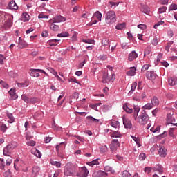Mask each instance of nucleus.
Listing matches in <instances>:
<instances>
[{
	"label": "nucleus",
	"instance_id": "1",
	"mask_svg": "<svg viewBox=\"0 0 177 177\" xmlns=\"http://www.w3.org/2000/svg\"><path fill=\"white\" fill-rule=\"evenodd\" d=\"M105 21L107 24H113L117 21V18L115 17V12L108 11L106 14Z\"/></svg>",
	"mask_w": 177,
	"mask_h": 177
},
{
	"label": "nucleus",
	"instance_id": "2",
	"mask_svg": "<svg viewBox=\"0 0 177 177\" xmlns=\"http://www.w3.org/2000/svg\"><path fill=\"white\" fill-rule=\"evenodd\" d=\"M138 122L140 125H146L149 121V115L146 113V111L143 110L138 116Z\"/></svg>",
	"mask_w": 177,
	"mask_h": 177
},
{
	"label": "nucleus",
	"instance_id": "3",
	"mask_svg": "<svg viewBox=\"0 0 177 177\" xmlns=\"http://www.w3.org/2000/svg\"><path fill=\"white\" fill-rule=\"evenodd\" d=\"M15 147H13V144H8L3 150V156L10 157V156H12V151H13Z\"/></svg>",
	"mask_w": 177,
	"mask_h": 177
},
{
	"label": "nucleus",
	"instance_id": "4",
	"mask_svg": "<svg viewBox=\"0 0 177 177\" xmlns=\"http://www.w3.org/2000/svg\"><path fill=\"white\" fill-rule=\"evenodd\" d=\"M39 73H43V74H45V75H48V73L45 72V71L42 69H30V77H33L34 78H38L39 77Z\"/></svg>",
	"mask_w": 177,
	"mask_h": 177
},
{
	"label": "nucleus",
	"instance_id": "5",
	"mask_svg": "<svg viewBox=\"0 0 177 177\" xmlns=\"http://www.w3.org/2000/svg\"><path fill=\"white\" fill-rule=\"evenodd\" d=\"M123 125L127 129H131L132 128V122L128 119L125 115L122 117Z\"/></svg>",
	"mask_w": 177,
	"mask_h": 177
},
{
	"label": "nucleus",
	"instance_id": "6",
	"mask_svg": "<svg viewBox=\"0 0 177 177\" xmlns=\"http://www.w3.org/2000/svg\"><path fill=\"white\" fill-rule=\"evenodd\" d=\"M117 147H120V142L118 141V139H113L111 142V150L112 151H115L117 150Z\"/></svg>",
	"mask_w": 177,
	"mask_h": 177
},
{
	"label": "nucleus",
	"instance_id": "7",
	"mask_svg": "<svg viewBox=\"0 0 177 177\" xmlns=\"http://www.w3.org/2000/svg\"><path fill=\"white\" fill-rule=\"evenodd\" d=\"M88 174H89V171L85 167H81V170L79 173L77 174V176L78 177H88Z\"/></svg>",
	"mask_w": 177,
	"mask_h": 177
},
{
	"label": "nucleus",
	"instance_id": "8",
	"mask_svg": "<svg viewBox=\"0 0 177 177\" xmlns=\"http://www.w3.org/2000/svg\"><path fill=\"white\" fill-rule=\"evenodd\" d=\"M157 77V74L154 71H149L146 73V77L147 80H150L151 81H153L156 80V77Z\"/></svg>",
	"mask_w": 177,
	"mask_h": 177
},
{
	"label": "nucleus",
	"instance_id": "9",
	"mask_svg": "<svg viewBox=\"0 0 177 177\" xmlns=\"http://www.w3.org/2000/svg\"><path fill=\"white\" fill-rule=\"evenodd\" d=\"M66 20H67V18L62 15H57L53 17V23H62L63 21H66Z\"/></svg>",
	"mask_w": 177,
	"mask_h": 177
},
{
	"label": "nucleus",
	"instance_id": "10",
	"mask_svg": "<svg viewBox=\"0 0 177 177\" xmlns=\"http://www.w3.org/2000/svg\"><path fill=\"white\" fill-rule=\"evenodd\" d=\"M111 81V79H110V76H109V73L104 72L102 80V84H109Z\"/></svg>",
	"mask_w": 177,
	"mask_h": 177
},
{
	"label": "nucleus",
	"instance_id": "11",
	"mask_svg": "<svg viewBox=\"0 0 177 177\" xmlns=\"http://www.w3.org/2000/svg\"><path fill=\"white\" fill-rule=\"evenodd\" d=\"M135 59H138V53H136V51L133 50L129 54L128 60L129 62H133Z\"/></svg>",
	"mask_w": 177,
	"mask_h": 177
},
{
	"label": "nucleus",
	"instance_id": "12",
	"mask_svg": "<svg viewBox=\"0 0 177 177\" xmlns=\"http://www.w3.org/2000/svg\"><path fill=\"white\" fill-rule=\"evenodd\" d=\"M102 176H107V173H106V171H103L102 170H99L97 171H94L93 173V177H102Z\"/></svg>",
	"mask_w": 177,
	"mask_h": 177
},
{
	"label": "nucleus",
	"instance_id": "13",
	"mask_svg": "<svg viewBox=\"0 0 177 177\" xmlns=\"http://www.w3.org/2000/svg\"><path fill=\"white\" fill-rule=\"evenodd\" d=\"M8 7L11 10H17V9H19V6L16 4V1L13 0L8 3Z\"/></svg>",
	"mask_w": 177,
	"mask_h": 177
},
{
	"label": "nucleus",
	"instance_id": "14",
	"mask_svg": "<svg viewBox=\"0 0 177 177\" xmlns=\"http://www.w3.org/2000/svg\"><path fill=\"white\" fill-rule=\"evenodd\" d=\"M9 95L11 96L12 100H16L19 96L16 95V88H11L8 91Z\"/></svg>",
	"mask_w": 177,
	"mask_h": 177
},
{
	"label": "nucleus",
	"instance_id": "15",
	"mask_svg": "<svg viewBox=\"0 0 177 177\" xmlns=\"http://www.w3.org/2000/svg\"><path fill=\"white\" fill-rule=\"evenodd\" d=\"M73 174H74V170H73V167H66L64 169L65 176H71Z\"/></svg>",
	"mask_w": 177,
	"mask_h": 177
},
{
	"label": "nucleus",
	"instance_id": "16",
	"mask_svg": "<svg viewBox=\"0 0 177 177\" xmlns=\"http://www.w3.org/2000/svg\"><path fill=\"white\" fill-rule=\"evenodd\" d=\"M134 112H133V118L134 120H137L138 115H139V112L140 111V107L137 105L133 106Z\"/></svg>",
	"mask_w": 177,
	"mask_h": 177
},
{
	"label": "nucleus",
	"instance_id": "17",
	"mask_svg": "<svg viewBox=\"0 0 177 177\" xmlns=\"http://www.w3.org/2000/svg\"><path fill=\"white\" fill-rule=\"evenodd\" d=\"M158 154L160 157H167V149L164 147H161L158 150Z\"/></svg>",
	"mask_w": 177,
	"mask_h": 177
},
{
	"label": "nucleus",
	"instance_id": "18",
	"mask_svg": "<svg viewBox=\"0 0 177 177\" xmlns=\"http://www.w3.org/2000/svg\"><path fill=\"white\" fill-rule=\"evenodd\" d=\"M39 171H41V167L39 166H34L32 169V174L35 175V177H37L39 175Z\"/></svg>",
	"mask_w": 177,
	"mask_h": 177
},
{
	"label": "nucleus",
	"instance_id": "19",
	"mask_svg": "<svg viewBox=\"0 0 177 177\" xmlns=\"http://www.w3.org/2000/svg\"><path fill=\"white\" fill-rule=\"evenodd\" d=\"M167 124L166 125H169V124H171V125H174V127H177V123H174L175 122V118L170 116L168 117L167 116Z\"/></svg>",
	"mask_w": 177,
	"mask_h": 177
},
{
	"label": "nucleus",
	"instance_id": "20",
	"mask_svg": "<svg viewBox=\"0 0 177 177\" xmlns=\"http://www.w3.org/2000/svg\"><path fill=\"white\" fill-rule=\"evenodd\" d=\"M122 134L119 131H113L111 133V138H121Z\"/></svg>",
	"mask_w": 177,
	"mask_h": 177
},
{
	"label": "nucleus",
	"instance_id": "21",
	"mask_svg": "<svg viewBox=\"0 0 177 177\" xmlns=\"http://www.w3.org/2000/svg\"><path fill=\"white\" fill-rule=\"evenodd\" d=\"M136 74V67H131L130 68V70L127 72V75H129V77H133Z\"/></svg>",
	"mask_w": 177,
	"mask_h": 177
},
{
	"label": "nucleus",
	"instance_id": "22",
	"mask_svg": "<svg viewBox=\"0 0 177 177\" xmlns=\"http://www.w3.org/2000/svg\"><path fill=\"white\" fill-rule=\"evenodd\" d=\"M28 46V44L24 40L22 41H18V46L17 48L19 49H23L24 48H27Z\"/></svg>",
	"mask_w": 177,
	"mask_h": 177
},
{
	"label": "nucleus",
	"instance_id": "23",
	"mask_svg": "<svg viewBox=\"0 0 177 177\" xmlns=\"http://www.w3.org/2000/svg\"><path fill=\"white\" fill-rule=\"evenodd\" d=\"M102 46H108L109 49H110V40L107 38H104L102 40Z\"/></svg>",
	"mask_w": 177,
	"mask_h": 177
},
{
	"label": "nucleus",
	"instance_id": "24",
	"mask_svg": "<svg viewBox=\"0 0 177 177\" xmlns=\"http://www.w3.org/2000/svg\"><path fill=\"white\" fill-rule=\"evenodd\" d=\"M123 110H124V111H126V113H127L128 114H131V113H133V109L128 107V105H127V104H123Z\"/></svg>",
	"mask_w": 177,
	"mask_h": 177
},
{
	"label": "nucleus",
	"instance_id": "25",
	"mask_svg": "<svg viewBox=\"0 0 177 177\" xmlns=\"http://www.w3.org/2000/svg\"><path fill=\"white\" fill-rule=\"evenodd\" d=\"M141 12L145 15H149V13H150V8L146 6H142L141 8Z\"/></svg>",
	"mask_w": 177,
	"mask_h": 177
},
{
	"label": "nucleus",
	"instance_id": "26",
	"mask_svg": "<svg viewBox=\"0 0 177 177\" xmlns=\"http://www.w3.org/2000/svg\"><path fill=\"white\" fill-rule=\"evenodd\" d=\"M136 86H138V83H136V82H133V83L131 84V91H130L129 92V93H128L129 95H132V93H133V92H135V90L136 89Z\"/></svg>",
	"mask_w": 177,
	"mask_h": 177
},
{
	"label": "nucleus",
	"instance_id": "27",
	"mask_svg": "<svg viewBox=\"0 0 177 177\" xmlns=\"http://www.w3.org/2000/svg\"><path fill=\"white\" fill-rule=\"evenodd\" d=\"M31 97H28L26 95L24 94L21 95V99L25 102V103L30 104Z\"/></svg>",
	"mask_w": 177,
	"mask_h": 177
},
{
	"label": "nucleus",
	"instance_id": "28",
	"mask_svg": "<svg viewBox=\"0 0 177 177\" xmlns=\"http://www.w3.org/2000/svg\"><path fill=\"white\" fill-rule=\"evenodd\" d=\"M154 171H158L160 175H162V173L164 172V171L162 170V167H161L160 165H156V167H154Z\"/></svg>",
	"mask_w": 177,
	"mask_h": 177
},
{
	"label": "nucleus",
	"instance_id": "29",
	"mask_svg": "<svg viewBox=\"0 0 177 177\" xmlns=\"http://www.w3.org/2000/svg\"><path fill=\"white\" fill-rule=\"evenodd\" d=\"M93 17H96L99 21H102V13L100 12L96 11L93 16Z\"/></svg>",
	"mask_w": 177,
	"mask_h": 177
},
{
	"label": "nucleus",
	"instance_id": "30",
	"mask_svg": "<svg viewBox=\"0 0 177 177\" xmlns=\"http://www.w3.org/2000/svg\"><path fill=\"white\" fill-rule=\"evenodd\" d=\"M151 104L152 106H158L160 104V101L158 100V98L157 97H153L151 100Z\"/></svg>",
	"mask_w": 177,
	"mask_h": 177
},
{
	"label": "nucleus",
	"instance_id": "31",
	"mask_svg": "<svg viewBox=\"0 0 177 177\" xmlns=\"http://www.w3.org/2000/svg\"><path fill=\"white\" fill-rule=\"evenodd\" d=\"M88 165L90 167H93V165H99V158L95 159L91 162H88Z\"/></svg>",
	"mask_w": 177,
	"mask_h": 177
},
{
	"label": "nucleus",
	"instance_id": "32",
	"mask_svg": "<svg viewBox=\"0 0 177 177\" xmlns=\"http://www.w3.org/2000/svg\"><path fill=\"white\" fill-rule=\"evenodd\" d=\"M86 120H89L90 122H94L95 124H97L99 122V119H96L92 116H87Z\"/></svg>",
	"mask_w": 177,
	"mask_h": 177
},
{
	"label": "nucleus",
	"instance_id": "33",
	"mask_svg": "<svg viewBox=\"0 0 177 177\" xmlns=\"http://www.w3.org/2000/svg\"><path fill=\"white\" fill-rule=\"evenodd\" d=\"M21 17L24 19V21H28L30 20V15L27 12H23Z\"/></svg>",
	"mask_w": 177,
	"mask_h": 177
},
{
	"label": "nucleus",
	"instance_id": "34",
	"mask_svg": "<svg viewBox=\"0 0 177 177\" xmlns=\"http://www.w3.org/2000/svg\"><path fill=\"white\" fill-rule=\"evenodd\" d=\"M126 26H127V24L125 23H121V24H118L115 26V28H116V30H122V29L125 28Z\"/></svg>",
	"mask_w": 177,
	"mask_h": 177
},
{
	"label": "nucleus",
	"instance_id": "35",
	"mask_svg": "<svg viewBox=\"0 0 177 177\" xmlns=\"http://www.w3.org/2000/svg\"><path fill=\"white\" fill-rule=\"evenodd\" d=\"M39 102V99L36 97H30V104H35V103H38Z\"/></svg>",
	"mask_w": 177,
	"mask_h": 177
},
{
	"label": "nucleus",
	"instance_id": "36",
	"mask_svg": "<svg viewBox=\"0 0 177 177\" xmlns=\"http://www.w3.org/2000/svg\"><path fill=\"white\" fill-rule=\"evenodd\" d=\"M32 151H34L33 154L36 156V157H37L38 158H41V156H42V154L41 153L39 150L35 149L32 150Z\"/></svg>",
	"mask_w": 177,
	"mask_h": 177
},
{
	"label": "nucleus",
	"instance_id": "37",
	"mask_svg": "<svg viewBox=\"0 0 177 177\" xmlns=\"http://www.w3.org/2000/svg\"><path fill=\"white\" fill-rule=\"evenodd\" d=\"M50 30H52V31H59V26L56 25V24H52L50 26Z\"/></svg>",
	"mask_w": 177,
	"mask_h": 177
},
{
	"label": "nucleus",
	"instance_id": "38",
	"mask_svg": "<svg viewBox=\"0 0 177 177\" xmlns=\"http://www.w3.org/2000/svg\"><path fill=\"white\" fill-rule=\"evenodd\" d=\"M8 129V126H6V124L1 123L0 124V131H1V132H6Z\"/></svg>",
	"mask_w": 177,
	"mask_h": 177
},
{
	"label": "nucleus",
	"instance_id": "39",
	"mask_svg": "<svg viewBox=\"0 0 177 177\" xmlns=\"http://www.w3.org/2000/svg\"><path fill=\"white\" fill-rule=\"evenodd\" d=\"M109 150V148H107V145H102L100 147V153H106Z\"/></svg>",
	"mask_w": 177,
	"mask_h": 177
},
{
	"label": "nucleus",
	"instance_id": "40",
	"mask_svg": "<svg viewBox=\"0 0 177 177\" xmlns=\"http://www.w3.org/2000/svg\"><path fill=\"white\" fill-rule=\"evenodd\" d=\"M6 26L7 27H10L11 26H13V20L12 18H8L7 21H6Z\"/></svg>",
	"mask_w": 177,
	"mask_h": 177
},
{
	"label": "nucleus",
	"instance_id": "41",
	"mask_svg": "<svg viewBox=\"0 0 177 177\" xmlns=\"http://www.w3.org/2000/svg\"><path fill=\"white\" fill-rule=\"evenodd\" d=\"M68 35H70V34H68V32H63L62 33L58 34L57 37H59V38H66V37H68Z\"/></svg>",
	"mask_w": 177,
	"mask_h": 177
},
{
	"label": "nucleus",
	"instance_id": "42",
	"mask_svg": "<svg viewBox=\"0 0 177 177\" xmlns=\"http://www.w3.org/2000/svg\"><path fill=\"white\" fill-rule=\"evenodd\" d=\"M161 130V127L157 126L156 128H154V127H151L150 131L151 132H153V133H156V132H158Z\"/></svg>",
	"mask_w": 177,
	"mask_h": 177
},
{
	"label": "nucleus",
	"instance_id": "43",
	"mask_svg": "<svg viewBox=\"0 0 177 177\" xmlns=\"http://www.w3.org/2000/svg\"><path fill=\"white\" fill-rule=\"evenodd\" d=\"M167 12V6H162L158 8V13H165Z\"/></svg>",
	"mask_w": 177,
	"mask_h": 177
},
{
	"label": "nucleus",
	"instance_id": "44",
	"mask_svg": "<svg viewBox=\"0 0 177 177\" xmlns=\"http://www.w3.org/2000/svg\"><path fill=\"white\" fill-rule=\"evenodd\" d=\"M169 84L171 86H174V85H177V82L174 78H171L169 80Z\"/></svg>",
	"mask_w": 177,
	"mask_h": 177
},
{
	"label": "nucleus",
	"instance_id": "45",
	"mask_svg": "<svg viewBox=\"0 0 177 177\" xmlns=\"http://www.w3.org/2000/svg\"><path fill=\"white\" fill-rule=\"evenodd\" d=\"M153 106L152 104L148 103L142 106V109H145V110H151V109H153Z\"/></svg>",
	"mask_w": 177,
	"mask_h": 177
},
{
	"label": "nucleus",
	"instance_id": "46",
	"mask_svg": "<svg viewBox=\"0 0 177 177\" xmlns=\"http://www.w3.org/2000/svg\"><path fill=\"white\" fill-rule=\"evenodd\" d=\"M177 10V5L175 3L171 4L169 8V12Z\"/></svg>",
	"mask_w": 177,
	"mask_h": 177
},
{
	"label": "nucleus",
	"instance_id": "47",
	"mask_svg": "<svg viewBox=\"0 0 177 177\" xmlns=\"http://www.w3.org/2000/svg\"><path fill=\"white\" fill-rule=\"evenodd\" d=\"M149 67H150V65L149 64H145V65H143L141 69V72L145 73V71H146L147 70H149Z\"/></svg>",
	"mask_w": 177,
	"mask_h": 177
},
{
	"label": "nucleus",
	"instance_id": "48",
	"mask_svg": "<svg viewBox=\"0 0 177 177\" xmlns=\"http://www.w3.org/2000/svg\"><path fill=\"white\" fill-rule=\"evenodd\" d=\"M104 171H106V172H111V174H114V170H113V168H111V167L110 166H106L104 167Z\"/></svg>",
	"mask_w": 177,
	"mask_h": 177
},
{
	"label": "nucleus",
	"instance_id": "49",
	"mask_svg": "<svg viewBox=\"0 0 177 177\" xmlns=\"http://www.w3.org/2000/svg\"><path fill=\"white\" fill-rule=\"evenodd\" d=\"M52 165H55L57 168H60L62 167V163L57 161H53L51 162Z\"/></svg>",
	"mask_w": 177,
	"mask_h": 177
},
{
	"label": "nucleus",
	"instance_id": "50",
	"mask_svg": "<svg viewBox=\"0 0 177 177\" xmlns=\"http://www.w3.org/2000/svg\"><path fill=\"white\" fill-rule=\"evenodd\" d=\"M122 176L123 177H131V174L129 173V171L124 170L122 172Z\"/></svg>",
	"mask_w": 177,
	"mask_h": 177
},
{
	"label": "nucleus",
	"instance_id": "51",
	"mask_svg": "<svg viewBox=\"0 0 177 177\" xmlns=\"http://www.w3.org/2000/svg\"><path fill=\"white\" fill-rule=\"evenodd\" d=\"M83 42H84L85 44H95V40H92V39H84Z\"/></svg>",
	"mask_w": 177,
	"mask_h": 177
},
{
	"label": "nucleus",
	"instance_id": "52",
	"mask_svg": "<svg viewBox=\"0 0 177 177\" xmlns=\"http://www.w3.org/2000/svg\"><path fill=\"white\" fill-rule=\"evenodd\" d=\"M174 44V41H169L167 44L165 46V50H167V52L169 50V48H171V45Z\"/></svg>",
	"mask_w": 177,
	"mask_h": 177
},
{
	"label": "nucleus",
	"instance_id": "53",
	"mask_svg": "<svg viewBox=\"0 0 177 177\" xmlns=\"http://www.w3.org/2000/svg\"><path fill=\"white\" fill-rule=\"evenodd\" d=\"M3 177H12V174L10 173V170H8L6 172H4Z\"/></svg>",
	"mask_w": 177,
	"mask_h": 177
},
{
	"label": "nucleus",
	"instance_id": "54",
	"mask_svg": "<svg viewBox=\"0 0 177 177\" xmlns=\"http://www.w3.org/2000/svg\"><path fill=\"white\" fill-rule=\"evenodd\" d=\"M120 122L118 121H115V122H111V127H113V128H117V127H119Z\"/></svg>",
	"mask_w": 177,
	"mask_h": 177
},
{
	"label": "nucleus",
	"instance_id": "55",
	"mask_svg": "<svg viewBox=\"0 0 177 177\" xmlns=\"http://www.w3.org/2000/svg\"><path fill=\"white\" fill-rule=\"evenodd\" d=\"M7 117L10 120V122H15V118L13 117V115L12 113H8L7 115Z\"/></svg>",
	"mask_w": 177,
	"mask_h": 177
},
{
	"label": "nucleus",
	"instance_id": "56",
	"mask_svg": "<svg viewBox=\"0 0 177 177\" xmlns=\"http://www.w3.org/2000/svg\"><path fill=\"white\" fill-rule=\"evenodd\" d=\"M152 45L154 46H157V45H158V39H157V37H154L152 40Z\"/></svg>",
	"mask_w": 177,
	"mask_h": 177
},
{
	"label": "nucleus",
	"instance_id": "57",
	"mask_svg": "<svg viewBox=\"0 0 177 177\" xmlns=\"http://www.w3.org/2000/svg\"><path fill=\"white\" fill-rule=\"evenodd\" d=\"M164 21H158L157 24H156L153 26V28H155V30H157L158 27H159V26H162V24H164Z\"/></svg>",
	"mask_w": 177,
	"mask_h": 177
},
{
	"label": "nucleus",
	"instance_id": "58",
	"mask_svg": "<svg viewBox=\"0 0 177 177\" xmlns=\"http://www.w3.org/2000/svg\"><path fill=\"white\" fill-rule=\"evenodd\" d=\"M151 52V50H150V48H147L145 50L144 56H147V55H150Z\"/></svg>",
	"mask_w": 177,
	"mask_h": 177
},
{
	"label": "nucleus",
	"instance_id": "59",
	"mask_svg": "<svg viewBox=\"0 0 177 177\" xmlns=\"http://www.w3.org/2000/svg\"><path fill=\"white\" fill-rule=\"evenodd\" d=\"M0 85H2V86L4 87L6 89H8V88H9V84L3 82V80H1V83H0Z\"/></svg>",
	"mask_w": 177,
	"mask_h": 177
},
{
	"label": "nucleus",
	"instance_id": "60",
	"mask_svg": "<svg viewBox=\"0 0 177 177\" xmlns=\"http://www.w3.org/2000/svg\"><path fill=\"white\" fill-rule=\"evenodd\" d=\"M139 160H140V161H145V160H146V155L145 153H140L139 156Z\"/></svg>",
	"mask_w": 177,
	"mask_h": 177
},
{
	"label": "nucleus",
	"instance_id": "61",
	"mask_svg": "<svg viewBox=\"0 0 177 177\" xmlns=\"http://www.w3.org/2000/svg\"><path fill=\"white\" fill-rule=\"evenodd\" d=\"M144 171L147 174H150V172H151V167H145Z\"/></svg>",
	"mask_w": 177,
	"mask_h": 177
},
{
	"label": "nucleus",
	"instance_id": "62",
	"mask_svg": "<svg viewBox=\"0 0 177 177\" xmlns=\"http://www.w3.org/2000/svg\"><path fill=\"white\" fill-rule=\"evenodd\" d=\"M138 28H140V30H146L147 26L145 24H140L138 25Z\"/></svg>",
	"mask_w": 177,
	"mask_h": 177
},
{
	"label": "nucleus",
	"instance_id": "63",
	"mask_svg": "<svg viewBox=\"0 0 177 177\" xmlns=\"http://www.w3.org/2000/svg\"><path fill=\"white\" fill-rule=\"evenodd\" d=\"M121 48H122V49H128L129 48V46H128V44L122 43L121 44Z\"/></svg>",
	"mask_w": 177,
	"mask_h": 177
},
{
	"label": "nucleus",
	"instance_id": "64",
	"mask_svg": "<svg viewBox=\"0 0 177 177\" xmlns=\"http://www.w3.org/2000/svg\"><path fill=\"white\" fill-rule=\"evenodd\" d=\"M39 19H48V15H44V13H40L38 16Z\"/></svg>",
	"mask_w": 177,
	"mask_h": 177
}]
</instances>
